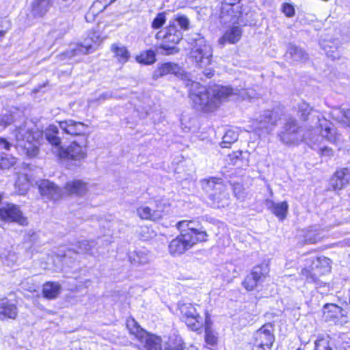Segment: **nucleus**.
Segmentation results:
<instances>
[{"mask_svg":"<svg viewBox=\"0 0 350 350\" xmlns=\"http://www.w3.org/2000/svg\"><path fill=\"white\" fill-rule=\"evenodd\" d=\"M189 87V97L193 107L204 112H211L217 109L221 100L234 94L243 96L244 92L230 87L214 84L207 88L196 81L189 82L186 85Z\"/></svg>","mask_w":350,"mask_h":350,"instance_id":"obj_1","label":"nucleus"},{"mask_svg":"<svg viewBox=\"0 0 350 350\" xmlns=\"http://www.w3.org/2000/svg\"><path fill=\"white\" fill-rule=\"evenodd\" d=\"M198 224L191 220H183L177 223L176 226L180 234L172 239L168 245L171 255H181L198 242L207 241L208 234L205 230L198 229Z\"/></svg>","mask_w":350,"mask_h":350,"instance_id":"obj_2","label":"nucleus"},{"mask_svg":"<svg viewBox=\"0 0 350 350\" xmlns=\"http://www.w3.org/2000/svg\"><path fill=\"white\" fill-rule=\"evenodd\" d=\"M191 58L196 62V66L202 68V73L206 78L210 79L214 75L211 67L213 64V50L204 38L194 39V44L190 52Z\"/></svg>","mask_w":350,"mask_h":350,"instance_id":"obj_3","label":"nucleus"},{"mask_svg":"<svg viewBox=\"0 0 350 350\" xmlns=\"http://www.w3.org/2000/svg\"><path fill=\"white\" fill-rule=\"evenodd\" d=\"M331 260L325 256L311 257L306 260L305 268L301 275L308 283L321 286L319 277L329 273L331 270Z\"/></svg>","mask_w":350,"mask_h":350,"instance_id":"obj_4","label":"nucleus"},{"mask_svg":"<svg viewBox=\"0 0 350 350\" xmlns=\"http://www.w3.org/2000/svg\"><path fill=\"white\" fill-rule=\"evenodd\" d=\"M39 137L38 132L33 133L24 128H19L16 133L17 150L21 154L29 158L36 157L39 152Z\"/></svg>","mask_w":350,"mask_h":350,"instance_id":"obj_5","label":"nucleus"},{"mask_svg":"<svg viewBox=\"0 0 350 350\" xmlns=\"http://www.w3.org/2000/svg\"><path fill=\"white\" fill-rule=\"evenodd\" d=\"M126 327L130 333L137 339V347L140 350H161L160 338L147 333L133 319H128Z\"/></svg>","mask_w":350,"mask_h":350,"instance_id":"obj_6","label":"nucleus"},{"mask_svg":"<svg viewBox=\"0 0 350 350\" xmlns=\"http://www.w3.org/2000/svg\"><path fill=\"white\" fill-rule=\"evenodd\" d=\"M278 137L282 143L286 145H297L307 137L301 126H299L297 120L293 117L285 120Z\"/></svg>","mask_w":350,"mask_h":350,"instance_id":"obj_7","label":"nucleus"},{"mask_svg":"<svg viewBox=\"0 0 350 350\" xmlns=\"http://www.w3.org/2000/svg\"><path fill=\"white\" fill-rule=\"evenodd\" d=\"M157 38H163V43L160 45L159 49L162 50V53L169 55L179 51V49L176 46V44L182 40L183 33L174 25H169L165 29V33L162 34L160 31L157 33Z\"/></svg>","mask_w":350,"mask_h":350,"instance_id":"obj_8","label":"nucleus"},{"mask_svg":"<svg viewBox=\"0 0 350 350\" xmlns=\"http://www.w3.org/2000/svg\"><path fill=\"white\" fill-rule=\"evenodd\" d=\"M88 137H81L79 142H72L66 148L57 149V157L60 159H67L81 161L87 157Z\"/></svg>","mask_w":350,"mask_h":350,"instance_id":"obj_9","label":"nucleus"},{"mask_svg":"<svg viewBox=\"0 0 350 350\" xmlns=\"http://www.w3.org/2000/svg\"><path fill=\"white\" fill-rule=\"evenodd\" d=\"M179 310L182 319L192 330H198L203 325V318L198 312L197 308L190 303H180Z\"/></svg>","mask_w":350,"mask_h":350,"instance_id":"obj_10","label":"nucleus"},{"mask_svg":"<svg viewBox=\"0 0 350 350\" xmlns=\"http://www.w3.org/2000/svg\"><path fill=\"white\" fill-rule=\"evenodd\" d=\"M0 219L6 223H16L20 226H27V219L23 215L19 206L14 204H7L0 207Z\"/></svg>","mask_w":350,"mask_h":350,"instance_id":"obj_11","label":"nucleus"},{"mask_svg":"<svg viewBox=\"0 0 350 350\" xmlns=\"http://www.w3.org/2000/svg\"><path fill=\"white\" fill-rule=\"evenodd\" d=\"M280 119L277 111L266 110L253 122V126L256 129L269 133L274 129Z\"/></svg>","mask_w":350,"mask_h":350,"instance_id":"obj_12","label":"nucleus"},{"mask_svg":"<svg viewBox=\"0 0 350 350\" xmlns=\"http://www.w3.org/2000/svg\"><path fill=\"white\" fill-rule=\"evenodd\" d=\"M269 271L267 264L256 266L242 282V285L248 291H253L258 284L263 282Z\"/></svg>","mask_w":350,"mask_h":350,"instance_id":"obj_13","label":"nucleus"},{"mask_svg":"<svg viewBox=\"0 0 350 350\" xmlns=\"http://www.w3.org/2000/svg\"><path fill=\"white\" fill-rule=\"evenodd\" d=\"M271 325H265L254 334V347L256 350H269L274 341Z\"/></svg>","mask_w":350,"mask_h":350,"instance_id":"obj_14","label":"nucleus"},{"mask_svg":"<svg viewBox=\"0 0 350 350\" xmlns=\"http://www.w3.org/2000/svg\"><path fill=\"white\" fill-rule=\"evenodd\" d=\"M232 3L224 1L220 14V18L221 22L224 24L226 23H237L241 16L239 12V6L237 5V2L231 1Z\"/></svg>","mask_w":350,"mask_h":350,"instance_id":"obj_15","label":"nucleus"},{"mask_svg":"<svg viewBox=\"0 0 350 350\" xmlns=\"http://www.w3.org/2000/svg\"><path fill=\"white\" fill-rule=\"evenodd\" d=\"M59 128L66 134L73 136L86 137L85 133L88 126L81 122H77L73 120H66L59 122Z\"/></svg>","mask_w":350,"mask_h":350,"instance_id":"obj_16","label":"nucleus"},{"mask_svg":"<svg viewBox=\"0 0 350 350\" xmlns=\"http://www.w3.org/2000/svg\"><path fill=\"white\" fill-rule=\"evenodd\" d=\"M350 183V169L342 167L336 171L329 185L334 190H340Z\"/></svg>","mask_w":350,"mask_h":350,"instance_id":"obj_17","label":"nucleus"},{"mask_svg":"<svg viewBox=\"0 0 350 350\" xmlns=\"http://www.w3.org/2000/svg\"><path fill=\"white\" fill-rule=\"evenodd\" d=\"M323 309L325 321H333L335 323L338 322L340 318H346L350 310V308L345 309L333 304H325Z\"/></svg>","mask_w":350,"mask_h":350,"instance_id":"obj_18","label":"nucleus"},{"mask_svg":"<svg viewBox=\"0 0 350 350\" xmlns=\"http://www.w3.org/2000/svg\"><path fill=\"white\" fill-rule=\"evenodd\" d=\"M18 308L14 300L7 297L0 298V320L16 319Z\"/></svg>","mask_w":350,"mask_h":350,"instance_id":"obj_19","label":"nucleus"},{"mask_svg":"<svg viewBox=\"0 0 350 350\" xmlns=\"http://www.w3.org/2000/svg\"><path fill=\"white\" fill-rule=\"evenodd\" d=\"M312 117L317 118V122L319 124L322 137L331 142H335L338 139L339 135L332 122L325 118L321 119L319 116L312 115Z\"/></svg>","mask_w":350,"mask_h":350,"instance_id":"obj_20","label":"nucleus"},{"mask_svg":"<svg viewBox=\"0 0 350 350\" xmlns=\"http://www.w3.org/2000/svg\"><path fill=\"white\" fill-rule=\"evenodd\" d=\"M40 194L48 199L57 200L62 196V190L52 182L42 180L38 184Z\"/></svg>","mask_w":350,"mask_h":350,"instance_id":"obj_21","label":"nucleus"},{"mask_svg":"<svg viewBox=\"0 0 350 350\" xmlns=\"http://www.w3.org/2000/svg\"><path fill=\"white\" fill-rule=\"evenodd\" d=\"M130 262L134 266L147 265L150 262V252L145 247L138 248L128 254Z\"/></svg>","mask_w":350,"mask_h":350,"instance_id":"obj_22","label":"nucleus"},{"mask_svg":"<svg viewBox=\"0 0 350 350\" xmlns=\"http://www.w3.org/2000/svg\"><path fill=\"white\" fill-rule=\"evenodd\" d=\"M44 135L47 142L55 147L53 152L57 156V149L62 148L58 127L53 124L49 125L44 131Z\"/></svg>","mask_w":350,"mask_h":350,"instance_id":"obj_23","label":"nucleus"},{"mask_svg":"<svg viewBox=\"0 0 350 350\" xmlns=\"http://www.w3.org/2000/svg\"><path fill=\"white\" fill-rule=\"evenodd\" d=\"M265 205L280 220H283L286 217L288 208L286 202L275 203L271 200H267Z\"/></svg>","mask_w":350,"mask_h":350,"instance_id":"obj_24","label":"nucleus"},{"mask_svg":"<svg viewBox=\"0 0 350 350\" xmlns=\"http://www.w3.org/2000/svg\"><path fill=\"white\" fill-rule=\"evenodd\" d=\"M180 72V66L174 63L166 62L161 64L157 70H156L152 75L154 79L165 76L168 74L178 75Z\"/></svg>","mask_w":350,"mask_h":350,"instance_id":"obj_25","label":"nucleus"},{"mask_svg":"<svg viewBox=\"0 0 350 350\" xmlns=\"http://www.w3.org/2000/svg\"><path fill=\"white\" fill-rule=\"evenodd\" d=\"M242 31L241 29L238 27H232L228 29L224 36L219 39V43L221 45H224L226 42L230 44H235L241 38Z\"/></svg>","mask_w":350,"mask_h":350,"instance_id":"obj_26","label":"nucleus"},{"mask_svg":"<svg viewBox=\"0 0 350 350\" xmlns=\"http://www.w3.org/2000/svg\"><path fill=\"white\" fill-rule=\"evenodd\" d=\"M53 5L51 0H33L31 4V13L36 17H42Z\"/></svg>","mask_w":350,"mask_h":350,"instance_id":"obj_27","label":"nucleus"},{"mask_svg":"<svg viewBox=\"0 0 350 350\" xmlns=\"http://www.w3.org/2000/svg\"><path fill=\"white\" fill-rule=\"evenodd\" d=\"M64 189L68 194H75L80 196H83L88 191L86 183L80 180L68 182Z\"/></svg>","mask_w":350,"mask_h":350,"instance_id":"obj_28","label":"nucleus"},{"mask_svg":"<svg viewBox=\"0 0 350 350\" xmlns=\"http://www.w3.org/2000/svg\"><path fill=\"white\" fill-rule=\"evenodd\" d=\"M137 215L143 219L157 221L162 217V210L149 206H141L137 209Z\"/></svg>","mask_w":350,"mask_h":350,"instance_id":"obj_29","label":"nucleus"},{"mask_svg":"<svg viewBox=\"0 0 350 350\" xmlns=\"http://www.w3.org/2000/svg\"><path fill=\"white\" fill-rule=\"evenodd\" d=\"M202 187L208 193V198L211 197V193L226 190V186L219 179L215 178L204 180L202 183Z\"/></svg>","mask_w":350,"mask_h":350,"instance_id":"obj_30","label":"nucleus"},{"mask_svg":"<svg viewBox=\"0 0 350 350\" xmlns=\"http://www.w3.org/2000/svg\"><path fill=\"white\" fill-rule=\"evenodd\" d=\"M92 36H90L87 38L83 44L79 46L77 49V51L83 54H88L91 53L94 50H95L96 47L99 44V36L96 35V33L94 32L92 33ZM77 51V49H75Z\"/></svg>","mask_w":350,"mask_h":350,"instance_id":"obj_31","label":"nucleus"},{"mask_svg":"<svg viewBox=\"0 0 350 350\" xmlns=\"http://www.w3.org/2000/svg\"><path fill=\"white\" fill-rule=\"evenodd\" d=\"M111 51L114 53V57L121 64L127 62L131 57L127 48L121 44H113L111 46Z\"/></svg>","mask_w":350,"mask_h":350,"instance_id":"obj_32","label":"nucleus"},{"mask_svg":"<svg viewBox=\"0 0 350 350\" xmlns=\"http://www.w3.org/2000/svg\"><path fill=\"white\" fill-rule=\"evenodd\" d=\"M286 57L287 59H291L293 62L305 61L308 59V55L305 51L294 44L288 46Z\"/></svg>","mask_w":350,"mask_h":350,"instance_id":"obj_33","label":"nucleus"},{"mask_svg":"<svg viewBox=\"0 0 350 350\" xmlns=\"http://www.w3.org/2000/svg\"><path fill=\"white\" fill-rule=\"evenodd\" d=\"M208 198L213 202V204L217 208H224L228 206L230 203L229 196L226 189L223 191L211 193V197Z\"/></svg>","mask_w":350,"mask_h":350,"instance_id":"obj_34","label":"nucleus"},{"mask_svg":"<svg viewBox=\"0 0 350 350\" xmlns=\"http://www.w3.org/2000/svg\"><path fill=\"white\" fill-rule=\"evenodd\" d=\"M61 285L58 282H48L43 285L42 293L44 297L53 299L60 293Z\"/></svg>","mask_w":350,"mask_h":350,"instance_id":"obj_35","label":"nucleus"},{"mask_svg":"<svg viewBox=\"0 0 350 350\" xmlns=\"http://www.w3.org/2000/svg\"><path fill=\"white\" fill-rule=\"evenodd\" d=\"M30 179L29 176L25 173L18 175L15 182V188L19 195H25L29 189Z\"/></svg>","mask_w":350,"mask_h":350,"instance_id":"obj_36","label":"nucleus"},{"mask_svg":"<svg viewBox=\"0 0 350 350\" xmlns=\"http://www.w3.org/2000/svg\"><path fill=\"white\" fill-rule=\"evenodd\" d=\"M205 314V341L207 345L214 346L217 344V337L216 336L215 332L210 327L211 319L208 314L206 312Z\"/></svg>","mask_w":350,"mask_h":350,"instance_id":"obj_37","label":"nucleus"},{"mask_svg":"<svg viewBox=\"0 0 350 350\" xmlns=\"http://www.w3.org/2000/svg\"><path fill=\"white\" fill-rule=\"evenodd\" d=\"M96 244L94 241L83 240L79 241L76 245L75 252L77 254H92V250Z\"/></svg>","mask_w":350,"mask_h":350,"instance_id":"obj_38","label":"nucleus"},{"mask_svg":"<svg viewBox=\"0 0 350 350\" xmlns=\"http://www.w3.org/2000/svg\"><path fill=\"white\" fill-rule=\"evenodd\" d=\"M312 113H317L314 111L308 103L306 102H301L298 105L297 107V116L303 120L306 121L308 119V116L312 115Z\"/></svg>","mask_w":350,"mask_h":350,"instance_id":"obj_39","label":"nucleus"},{"mask_svg":"<svg viewBox=\"0 0 350 350\" xmlns=\"http://www.w3.org/2000/svg\"><path fill=\"white\" fill-rule=\"evenodd\" d=\"M155 60V53L152 50L144 51L136 57V61L144 64H152Z\"/></svg>","mask_w":350,"mask_h":350,"instance_id":"obj_40","label":"nucleus"},{"mask_svg":"<svg viewBox=\"0 0 350 350\" xmlns=\"http://www.w3.org/2000/svg\"><path fill=\"white\" fill-rule=\"evenodd\" d=\"M170 25H174L176 28L179 26V30L181 31L187 30L189 27V21L185 15H176L173 20L170 21Z\"/></svg>","mask_w":350,"mask_h":350,"instance_id":"obj_41","label":"nucleus"},{"mask_svg":"<svg viewBox=\"0 0 350 350\" xmlns=\"http://www.w3.org/2000/svg\"><path fill=\"white\" fill-rule=\"evenodd\" d=\"M137 232L139 239L142 241H148L157 236V232L148 226H141Z\"/></svg>","mask_w":350,"mask_h":350,"instance_id":"obj_42","label":"nucleus"},{"mask_svg":"<svg viewBox=\"0 0 350 350\" xmlns=\"http://www.w3.org/2000/svg\"><path fill=\"white\" fill-rule=\"evenodd\" d=\"M239 134L232 130H228L223 136V140L221 143V148H228L230 145L238 139Z\"/></svg>","mask_w":350,"mask_h":350,"instance_id":"obj_43","label":"nucleus"},{"mask_svg":"<svg viewBox=\"0 0 350 350\" xmlns=\"http://www.w3.org/2000/svg\"><path fill=\"white\" fill-rule=\"evenodd\" d=\"M322 236L317 230H308L304 235L305 242L308 244H313L320 241Z\"/></svg>","mask_w":350,"mask_h":350,"instance_id":"obj_44","label":"nucleus"},{"mask_svg":"<svg viewBox=\"0 0 350 350\" xmlns=\"http://www.w3.org/2000/svg\"><path fill=\"white\" fill-rule=\"evenodd\" d=\"M17 162V159L11 154H5L0 159V167L9 169L14 166Z\"/></svg>","mask_w":350,"mask_h":350,"instance_id":"obj_45","label":"nucleus"},{"mask_svg":"<svg viewBox=\"0 0 350 350\" xmlns=\"http://www.w3.org/2000/svg\"><path fill=\"white\" fill-rule=\"evenodd\" d=\"M315 350H333L329 336L318 338L315 341Z\"/></svg>","mask_w":350,"mask_h":350,"instance_id":"obj_46","label":"nucleus"},{"mask_svg":"<svg viewBox=\"0 0 350 350\" xmlns=\"http://www.w3.org/2000/svg\"><path fill=\"white\" fill-rule=\"evenodd\" d=\"M165 22V13H159L157 16L154 18L152 23V27L154 29H159L161 27Z\"/></svg>","mask_w":350,"mask_h":350,"instance_id":"obj_47","label":"nucleus"},{"mask_svg":"<svg viewBox=\"0 0 350 350\" xmlns=\"http://www.w3.org/2000/svg\"><path fill=\"white\" fill-rule=\"evenodd\" d=\"M160 349L163 350L162 349L161 345V339L160 338ZM183 344L180 340L177 341L174 343H166L164 347V350H183Z\"/></svg>","mask_w":350,"mask_h":350,"instance_id":"obj_48","label":"nucleus"},{"mask_svg":"<svg viewBox=\"0 0 350 350\" xmlns=\"http://www.w3.org/2000/svg\"><path fill=\"white\" fill-rule=\"evenodd\" d=\"M232 189L234 195L237 199L240 200L244 198V189L241 184L234 183L232 185Z\"/></svg>","mask_w":350,"mask_h":350,"instance_id":"obj_49","label":"nucleus"},{"mask_svg":"<svg viewBox=\"0 0 350 350\" xmlns=\"http://www.w3.org/2000/svg\"><path fill=\"white\" fill-rule=\"evenodd\" d=\"M282 12L287 17L293 16L295 12L294 7L288 3H283Z\"/></svg>","mask_w":350,"mask_h":350,"instance_id":"obj_50","label":"nucleus"},{"mask_svg":"<svg viewBox=\"0 0 350 350\" xmlns=\"http://www.w3.org/2000/svg\"><path fill=\"white\" fill-rule=\"evenodd\" d=\"M342 114L341 120L347 122L350 126V109H342L340 111Z\"/></svg>","mask_w":350,"mask_h":350,"instance_id":"obj_51","label":"nucleus"},{"mask_svg":"<svg viewBox=\"0 0 350 350\" xmlns=\"http://www.w3.org/2000/svg\"><path fill=\"white\" fill-rule=\"evenodd\" d=\"M333 150L330 148L323 146L319 149V154L322 157H331L333 156Z\"/></svg>","mask_w":350,"mask_h":350,"instance_id":"obj_52","label":"nucleus"},{"mask_svg":"<svg viewBox=\"0 0 350 350\" xmlns=\"http://www.w3.org/2000/svg\"><path fill=\"white\" fill-rule=\"evenodd\" d=\"M11 146L12 144L5 138L0 137V150L5 149L8 150Z\"/></svg>","mask_w":350,"mask_h":350,"instance_id":"obj_53","label":"nucleus"},{"mask_svg":"<svg viewBox=\"0 0 350 350\" xmlns=\"http://www.w3.org/2000/svg\"><path fill=\"white\" fill-rule=\"evenodd\" d=\"M0 121L2 122H0V126L2 127H5L7 125L10 124V122H7V120H5V117L0 118Z\"/></svg>","mask_w":350,"mask_h":350,"instance_id":"obj_54","label":"nucleus"},{"mask_svg":"<svg viewBox=\"0 0 350 350\" xmlns=\"http://www.w3.org/2000/svg\"><path fill=\"white\" fill-rule=\"evenodd\" d=\"M156 208L155 209H161L162 210V213L163 212V204L161 202H157L156 204ZM154 209V208H153Z\"/></svg>","mask_w":350,"mask_h":350,"instance_id":"obj_55","label":"nucleus"},{"mask_svg":"<svg viewBox=\"0 0 350 350\" xmlns=\"http://www.w3.org/2000/svg\"><path fill=\"white\" fill-rule=\"evenodd\" d=\"M327 55L331 57L333 59L338 58V55L335 54H331L329 51H327Z\"/></svg>","mask_w":350,"mask_h":350,"instance_id":"obj_56","label":"nucleus"},{"mask_svg":"<svg viewBox=\"0 0 350 350\" xmlns=\"http://www.w3.org/2000/svg\"><path fill=\"white\" fill-rule=\"evenodd\" d=\"M116 1V0H110V1H109V3H107V4H105V6L103 7V10L104 9H105V8H106L109 5H111V4H112L113 3H114Z\"/></svg>","mask_w":350,"mask_h":350,"instance_id":"obj_57","label":"nucleus"},{"mask_svg":"<svg viewBox=\"0 0 350 350\" xmlns=\"http://www.w3.org/2000/svg\"><path fill=\"white\" fill-rule=\"evenodd\" d=\"M107 0H97L96 2L94 3L93 7L96 6L98 3L105 2Z\"/></svg>","mask_w":350,"mask_h":350,"instance_id":"obj_58","label":"nucleus"},{"mask_svg":"<svg viewBox=\"0 0 350 350\" xmlns=\"http://www.w3.org/2000/svg\"><path fill=\"white\" fill-rule=\"evenodd\" d=\"M107 98H108V94L105 93V94H103L100 96L99 99H101V98H102V99H106Z\"/></svg>","mask_w":350,"mask_h":350,"instance_id":"obj_59","label":"nucleus"},{"mask_svg":"<svg viewBox=\"0 0 350 350\" xmlns=\"http://www.w3.org/2000/svg\"><path fill=\"white\" fill-rule=\"evenodd\" d=\"M5 31H0V38L3 37L5 34Z\"/></svg>","mask_w":350,"mask_h":350,"instance_id":"obj_60","label":"nucleus"},{"mask_svg":"<svg viewBox=\"0 0 350 350\" xmlns=\"http://www.w3.org/2000/svg\"><path fill=\"white\" fill-rule=\"evenodd\" d=\"M68 256V254H66V255L64 256V260H65V261H66V258H67V256Z\"/></svg>","mask_w":350,"mask_h":350,"instance_id":"obj_61","label":"nucleus"},{"mask_svg":"<svg viewBox=\"0 0 350 350\" xmlns=\"http://www.w3.org/2000/svg\"><path fill=\"white\" fill-rule=\"evenodd\" d=\"M2 200V198H1V196L0 195V202Z\"/></svg>","mask_w":350,"mask_h":350,"instance_id":"obj_62","label":"nucleus"}]
</instances>
